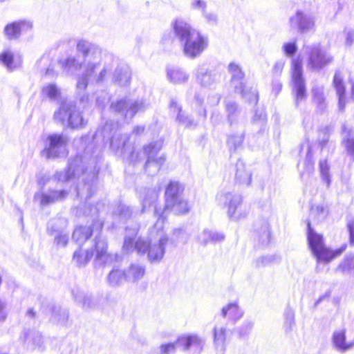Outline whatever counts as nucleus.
I'll list each match as a JSON object with an SVG mask.
<instances>
[{"label": "nucleus", "mask_w": 354, "mask_h": 354, "mask_svg": "<svg viewBox=\"0 0 354 354\" xmlns=\"http://www.w3.org/2000/svg\"><path fill=\"white\" fill-rule=\"evenodd\" d=\"M76 49L82 56L80 61L76 56L60 58L59 64L68 73L77 74V89L84 91L89 84L104 81L111 68L118 63V59L96 44L85 39H79Z\"/></svg>", "instance_id": "nucleus-1"}, {"label": "nucleus", "mask_w": 354, "mask_h": 354, "mask_svg": "<svg viewBox=\"0 0 354 354\" xmlns=\"http://www.w3.org/2000/svg\"><path fill=\"white\" fill-rule=\"evenodd\" d=\"M164 221L157 218V221L149 232V239L142 238L136 239L139 227L136 225L133 227H126L122 250L127 253L134 251L138 254H147V259L150 263H159L165 254L166 245L169 237L163 230Z\"/></svg>", "instance_id": "nucleus-2"}, {"label": "nucleus", "mask_w": 354, "mask_h": 354, "mask_svg": "<svg viewBox=\"0 0 354 354\" xmlns=\"http://www.w3.org/2000/svg\"><path fill=\"white\" fill-rule=\"evenodd\" d=\"M98 171L95 158L91 157L88 159L86 156H77L71 160L68 169L66 171L57 172L55 178L58 181L62 182L81 178L82 182L77 186V196L86 202L96 190V176Z\"/></svg>", "instance_id": "nucleus-3"}, {"label": "nucleus", "mask_w": 354, "mask_h": 354, "mask_svg": "<svg viewBox=\"0 0 354 354\" xmlns=\"http://www.w3.org/2000/svg\"><path fill=\"white\" fill-rule=\"evenodd\" d=\"M172 27L187 57L194 59L199 57L207 47V38L185 21L176 19Z\"/></svg>", "instance_id": "nucleus-4"}, {"label": "nucleus", "mask_w": 354, "mask_h": 354, "mask_svg": "<svg viewBox=\"0 0 354 354\" xmlns=\"http://www.w3.org/2000/svg\"><path fill=\"white\" fill-rule=\"evenodd\" d=\"M112 126V124L107 122L99 128L93 136V140L95 142L102 140L104 143L110 141V147L115 153L132 162L140 160V153L134 151V147L129 142L130 136L122 134L118 130L113 131Z\"/></svg>", "instance_id": "nucleus-5"}, {"label": "nucleus", "mask_w": 354, "mask_h": 354, "mask_svg": "<svg viewBox=\"0 0 354 354\" xmlns=\"http://www.w3.org/2000/svg\"><path fill=\"white\" fill-rule=\"evenodd\" d=\"M183 187L177 182H171L165 192L166 203L164 209L158 207L156 203L158 198L160 189L156 188L144 187L138 191V197L142 204V212H145L151 206L155 205L154 214L157 218L165 221V214L171 204L176 203L178 199L183 198L181 194Z\"/></svg>", "instance_id": "nucleus-6"}, {"label": "nucleus", "mask_w": 354, "mask_h": 354, "mask_svg": "<svg viewBox=\"0 0 354 354\" xmlns=\"http://www.w3.org/2000/svg\"><path fill=\"white\" fill-rule=\"evenodd\" d=\"M216 201L219 206L227 209V214L230 218L240 219L248 213L245 208L242 207L243 197L239 193L223 189L217 194Z\"/></svg>", "instance_id": "nucleus-7"}, {"label": "nucleus", "mask_w": 354, "mask_h": 354, "mask_svg": "<svg viewBox=\"0 0 354 354\" xmlns=\"http://www.w3.org/2000/svg\"><path fill=\"white\" fill-rule=\"evenodd\" d=\"M308 226V243L309 248L316 257L318 263H327L331 261L335 257L339 255L345 248L332 251L327 248L324 243L323 237L321 234L316 233L310 226V222L307 223Z\"/></svg>", "instance_id": "nucleus-8"}, {"label": "nucleus", "mask_w": 354, "mask_h": 354, "mask_svg": "<svg viewBox=\"0 0 354 354\" xmlns=\"http://www.w3.org/2000/svg\"><path fill=\"white\" fill-rule=\"evenodd\" d=\"M54 119L62 124H67L73 129L83 127L86 124L80 111L70 100L61 103L59 109L54 113Z\"/></svg>", "instance_id": "nucleus-9"}, {"label": "nucleus", "mask_w": 354, "mask_h": 354, "mask_svg": "<svg viewBox=\"0 0 354 354\" xmlns=\"http://www.w3.org/2000/svg\"><path fill=\"white\" fill-rule=\"evenodd\" d=\"M228 71L231 74V84L235 92L241 95L242 97L250 103L257 104L259 100L258 93L255 88L247 89L243 84L244 73L241 66L232 62L228 66Z\"/></svg>", "instance_id": "nucleus-10"}, {"label": "nucleus", "mask_w": 354, "mask_h": 354, "mask_svg": "<svg viewBox=\"0 0 354 354\" xmlns=\"http://www.w3.org/2000/svg\"><path fill=\"white\" fill-rule=\"evenodd\" d=\"M291 77L292 93L295 96V104L298 106L306 98V84L303 77V64L299 57L292 60Z\"/></svg>", "instance_id": "nucleus-11"}, {"label": "nucleus", "mask_w": 354, "mask_h": 354, "mask_svg": "<svg viewBox=\"0 0 354 354\" xmlns=\"http://www.w3.org/2000/svg\"><path fill=\"white\" fill-rule=\"evenodd\" d=\"M149 106L144 100H133L122 99L113 102L111 104V110L120 114L126 119H131L136 113L145 111Z\"/></svg>", "instance_id": "nucleus-12"}, {"label": "nucleus", "mask_w": 354, "mask_h": 354, "mask_svg": "<svg viewBox=\"0 0 354 354\" xmlns=\"http://www.w3.org/2000/svg\"><path fill=\"white\" fill-rule=\"evenodd\" d=\"M162 141L159 140L144 147L142 153L147 158L145 170L149 175L156 174L165 161V156H160L157 157L158 151L162 148Z\"/></svg>", "instance_id": "nucleus-13"}, {"label": "nucleus", "mask_w": 354, "mask_h": 354, "mask_svg": "<svg viewBox=\"0 0 354 354\" xmlns=\"http://www.w3.org/2000/svg\"><path fill=\"white\" fill-rule=\"evenodd\" d=\"M68 138L64 134L53 133L47 137L44 153L48 158L64 156L66 153Z\"/></svg>", "instance_id": "nucleus-14"}, {"label": "nucleus", "mask_w": 354, "mask_h": 354, "mask_svg": "<svg viewBox=\"0 0 354 354\" xmlns=\"http://www.w3.org/2000/svg\"><path fill=\"white\" fill-rule=\"evenodd\" d=\"M308 50V67L319 71L333 61V57L322 49L319 45L307 48Z\"/></svg>", "instance_id": "nucleus-15"}, {"label": "nucleus", "mask_w": 354, "mask_h": 354, "mask_svg": "<svg viewBox=\"0 0 354 354\" xmlns=\"http://www.w3.org/2000/svg\"><path fill=\"white\" fill-rule=\"evenodd\" d=\"M197 83L202 87L214 88L218 82L220 75L211 70L206 64L198 65L194 72Z\"/></svg>", "instance_id": "nucleus-16"}, {"label": "nucleus", "mask_w": 354, "mask_h": 354, "mask_svg": "<svg viewBox=\"0 0 354 354\" xmlns=\"http://www.w3.org/2000/svg\"><path fill=\"white\" fill-rule=\"evenodd\" d=\"M107 248L106 239L101 236H96L95 239V261L97 264L106 266L115 259L116 256L109 253Z\"/></svg>", "instance_id": "nucleus-17"}, {"label": "nucleus", "mask_w": 354, "mask_h": 354, "mask_svg": "<svg viewBox=\"0 0 354 354\" xmlns=\"http://www.w3.org/2000/svg\"><path fill=\"white\" fill-rule=\"evenodd\" d=\"M333 347L338 352L344 353L354 348V339H346V330L344 328L335 330L331 336Z\"/></svg>", "instance_id": "nucleus-18"}, {"label": "nucleus", "mask_w": 354, "mask_h": 354, "mask_svg": "<svg viewBox=\"0 0 354 354\" xmlns=\"http://www.w3.org/2000/svg\"><path fill=\"white\" fill-rule=\"evenodd\" d=\"M66 221L64 219H57L51 221L48 225L49 232H56L54 243L58 247H64L68 242L69 236L68 233L64 232L62 227L66 226Z\"/></svg>", "instance_id": "nucleus-19"}, {"label": "nucleus", "mask_w": 354, "mask_h": 354, "mask_svg": "<svg viewBox=\"0 0 354 354\" xmlns=\"http://www.w3.org/2000/svg\"><path fill=\"white\" fill-rule=\"evenodd\" d=\"M103 223L101 221H96L94 222L92 228L88 226L76 227L73 234V239L79 245H82L91 237L93 232H100Z\"/></svg>", "instance_id": "nucleus-20"}, {"label": "nucleus", "mask_w": 354, "mask_h": 354, "mask_svg": "<svg viewBox=\"0 0 354 354\" xmlns=\"http://www.w3.org/2000/svg\"><path fill=\"white\" fill-rule=\"evenodd\" d=\"M32 23L28 20H20L7 25L5 33L9 39H17L21 34L30 31Z\"/></svg>", "instance_id": "nucleus-21"}, {"label": "nucleus", "mask_w": 354, "mask_h": 354, "mask_svg": "<svg viewBox=\"0 0 354 354\" xmlns=\"http://www.w3.org/2000/svg\"><path fill=\"white\" fill-rule=\"evenodd\" d=\"M205 340L196 335H189L180 337L177 339V344L180 345L183 350L194 349L195 353H199L204 346Z\"/></svg>", "instance_id": "nucleus-22"}, {"label": "nucleus", "mask_w": 354, "mask_h": 354, "mask_svg": "<svg viewBox=\"0 0 354 354\" xmlns=\"http://www.w3.org/2000/svg\"><path fill=\"white\" fill-rule=\"evenodd\" d=\"M290 24L292 28H298L301 32L311 30L314 26L313 19L297 11L295 15L290 18Z\"/></svg>", "instance_id": "nucleus-23"}, {"label": "nucleus", "mask_w": 354, "mask_h": 354, "mask_svg": "<svg viewBox=\"0 0 354 354\" xmlns=\"http://www.w3.org/2000/svg\"><path fill=\"white\" fill-rule=\"evenodd\" d=\"M67 196L66 191L50 190L47 192H37L34 196L35 201H39L40 205L45 206L53 203L61 201Z\"/></svg>", "instance_id": "nucleus-24"}, {"label": "nucleus", "mask_w": 354, "mask_h": 354, "mask_svg": "<svg viewBox=\"0 0 354 354\" xmlns=\"http://www.w3.org/2000/svg\"><path fill=\"white\" fill-rule=\"evenodd\" d=\"M170 109L174 113H176V121L179 124L185 128H194L197 126V122L185 112L182 111V107L175 100H171L169 104Z\"/></svg>", "instance_id": "nucleus-25"}, {"label": "nucleus", "mask_w": 354, "mask_h": 354, "mask_svg": "<svg viewBox=\"0 0 354 354\" xmlns=\"http://www.w3.org/2000/svg\"><path fill=\"white\" fill-rule=\"evenodd\" d=\"M344 71L341 70L336 71L333 78V86L336 90L339 99V109L343 111L346 104L345 96V86L343 82Z\"/></svg>", "instance_id": "nucleus-26"}, {"label": "nucleus", "mask_w": 354, "mask_h": 354, "mask_svg": "<svg viewBox=\"0 0 354 354\" xmlns=\"http://www.w3.org/2000/svg\"><path fill=\"white\" fill-rule=\"evenodd\" d=\"M167 77L172 84H181L188 82L189 74L180 67L169 66L167 68Z\"/></svg>", "instance_id": "nucleus-27"}, {"label": "nucleus", "mask_w": 354, "mask_h": 354, "mask_svg": "<svg viewBox=\"0 0 354 354\" xmlns=\"http://www.w3.org/2000/svg\"><path fill=\"white\" fill-rule=\"evenodd\" d=\"M235 180L244 186H249L252 181V171L241 160L236 164Z\"/></svg>", "instance_id": "nucleus-28"}, {"label": "nucleus", "mask_w": 354, "mask_h": 354, "mask_svg": "<svg viewBox=\"0 0 354 354\" xmlns=\"http://www.w3.org/2000/svg\"><path fill=\"white\" fill-rule=\"evenodd\" d=\"M131 73L129 66L121 65L117 66L114 73L113 80L115 84L120 86H127L129 84Z\"/></svg>", "instance_id": "nucleus-29"}, {"label": "nucleus", "mask_w": 354, "mask_h": 354, "mask_svg": "<svg viewBox=\"0 0 354 354\" xmlns=\"http://www.w3.org/2000/svg\"><path fill=\"white\" fill-rule=\"evenodd\" d=\"M0 62L10 71L20 68L22 64L21 57L20 56H15L10 50H6L0 54Z\"/></svg>", "instance_id": "nucleus-30"}, {"label": "nucleus", "mask_w": 354, "mask_h": 354, "mask_svg": "<svg viewBox=\"0 0 354 354\" xmlns=\"http://www.w3.org/2000/svg\"><path fill=\"white\" fill-rule=\"evenodd\" d=\"M342 144L344 145L346 151L354 160V133L346 124L342 126Z\"/></svg>", "instance_id": "nucleus-31"}, {"label": "nucleus", "mask_w": 354, "mask_h": 354, "mask_svg": "<svg viewBox=\"0 0 354 354\" xmlns=\"http://www.w3.org/2000/svg\"><path fill=\"white\" fill-rule=\"evenodd\" d=\"M223 234L214 230L205 229L198 236V241L202 245H207L209 243H218L224 240Z\"/></svg>", "instance_id": "nucleus-32"}, {"label": "nucleus", "mask_w": 354, "mask_h": 354, "mask_svg": "<svg viewBox=\"0 0 354 354\" xmlns=\"http://www.w3.org/2000/svg\"><path fill=\"white\" fill-rule=\"evenodd\" d=\"M223 317H227L234 322L240 319L243 315V311L239 308L236 302L227 304L222 308Z\"/></svg>", "instance_id": "nucleus-33"}, {"label": "nucleus", "mask_w": 354, "mask_h": 354, "mask_svg": "<svg viewBox=\"0 0 354 354\" xmlns=\"http://www.w3.org/2000/svg\"><path fill=\"white\" fill-rule=\"evenodd\" d=\"M225 111L227 115L228 122L232 128L238 124L240 109L237 104L233 101L225 102Z\"/></svg>", "instance_id": "nucleus-34"}, {"label": "nucleus", "mask_w": 354, "mask_h": 354, "mask_svg": "<svg viewBox=\"0 0 354 354\" xmlns=\"http://www.w3.org/2000/svg\"><path fill=\"white\" fill-rule=\"evenodd\" d=\"M213 334L215 346L217 348H221V350H224L227 338L226 328L222 325H216L213 329Z\"/></svg>", "instance_id": "nucleus-35"}, {"label": "nucleus", "mask_w": 354, "mask_h": 354, "mask_svg": "<svg viewBox=\"0 0 354 354\" xmlns=\"http://www.w3.org/2000/svg\"><path fill=\"white\" fill-rule=\"evenodd\" d=\"M145 274V268L140 265L133 263L126 271L127 281L136 282L141 279Z\"/></svg>", "instance_id": "nucleus-36"}, {"label": "nucleus", "mask_w": 354, "mask_h": 354, "mask_svg": "<svg viewBox=\"0 0 354 354\" xmlns=\"http://www.w3.org/2000/svg\"><path fill=\"white\" fill-rule=\"evenodd\" d=\"M93 254V251L83 250L82 248H79L74 252L73 261L79 267L84 266L91 259Z\"/></svg>", "instance_id": "nucleus-37"}, {"label": "nucleus", "mask_w": 354, "mask_h": 354, "mask_svg": "<svg viewBox=\"0 0 354 354\" xmlns=\"http://www.w3.org/2000/svg\"><path fill=\"white\" fill-rule=\"evenodd\" d=\"M132 215V210L129 207L121 203L115 205L113 209V216L120 221H124Z\"/></svg>", "instance_id": "nucleus-38"}, {"label": "nucleus", "mask_w": 354, "mask_h": 354, "mask_svg": "<svg viewBox=\"0 0 354 354\" xmlns=\"http://www.w3.org/2000/svg\"><path fill=\"white\" fill-rule=\"evenodd\" d=\"M127 281L126 272L113 269L108 276V283L111 286H118Z\"/></svg>", "instance_id": "nucleus-39"}, {"label": "nucleus", "mask_w": 354, "mask_h": 354, "mask_svg": "<svg viewBox=\"0 0 354 354\" xmlns=\"http://www.w3.org/2000/svg\"><path fill=\"white\" fill-rule=\"evenodd\" d=\"M51 321L54 324L65 325L68 319V313L65 309L59 307H55L53 309Z\"/></svg>", "instance_id": "nucleus-40"}, {"label": "nucleus", "mask_w": 354, "mask_h": 354, "mask_svg": "<svg viewBox=\"0 0 354 354\" xmlns=\"http://www.w3.org/2000/svg\"><path fill=\"white\" fill-rule=\"evenodd\" d=\"M283 329L286 334H290L295 326V312L288 308L284 311Z\"/></svg>", "instance_id": "nucleus-41"}, {"label": "nucleus", "mask_w": 354, "mask_h": 354, "mask_svg": "<svg viewBox=\"0 0 354 354\" xmlns=\"http://www.w3.org/2000/svg\"><path fill=\"white\" fill-rule=\"evenodd\" d=\"M168 211L173 212L176 214H186L189 211V205L186 200L183 198H180L176 203L169 205Z\"/></svg>", "instance_id": "nucleus-42"}, {"label": "nucleus", "mask_w": 354, "mask_h": 354, "mask_svg": "<svg viewBox=\"0 0 354 354\" xmlns=\"http://www.w3.org/2000/svg\"><path fill=\"white\" fill-rule=\"evenodd\" d=\"M60 94V89L55 84H48L43 86L41 89V95L50 100H56Z\"/></svg>", "instance_id": "nucleus-43"}, {"label": "nucleus", "mask_w": 354, "mask_h": 354, "mask_svg": "<svg viewBox=\"0 0 354 354\" xmlns=\"http://www.w3.org/2000/svg\"><path fill=\"white\" fill-rule=\"evenodd\" d=\"M243 139L244 132L243 130L237 134L230 135L227 142L230 151H236L239 149L241 146Z\"/></svg>", "instance_id": "nucleus-44"}, {"label": "nucleus", "mask_w": 354, "mask_h": 354, "mask_svg": "<svg viewBox=\"0 0 354 354\" xmlns=\"http://www.w3.org/2000/svg\"><path fill=\"white\" fill-rule=\"evenodd\" d=\"M328 214V210L323 205H313L310 210V215L317 218V221L324 219Z\"/></svg>", "instance_id": "nucleus-45"}, {"label": "nucleus", "mask_w": 354, "mask_h": 354, "mask_svg": "<svg viewBox=\"0 0 354 354\" xmlns=\"http://www.w3.org/2000/svg\"><path fill=\"white\" fill-rule=\"evenodd\" d=\"M77 301L82 304V308L84 309H90L94 306V303L91 297L83 292H79L75 295Z\"/></svg>", "instance_id": "nucleus-46"}, {"label": "nucleus", "mask_w": 354, "mask_h": 354, "mask_svg": "<svg viewBox=\"0 0 354 354\" xmlns=\"http://www.w3.org/2000/svg\"><path fill=\"white\" fill-rule=\"evenodd\" d=\"M342 272H354V257L348 255L338 268Z\"/></svg>", "instance_id": "nucleus-47"}, {"label": "nucleus", "mask_w": 354, "mask_h": 354, "mask_svg": "<svg viewBox=\"0 0 354 354\" xmlns=\"http://www.w3.org/2000/svg\"><path fill=\"white\" fill-rule=\"evenodd\" d=\"M313 95V100L315 103L317 104L320 109L324 107L325 98L323 93L322 88H313L312 90Z\"/></svg>", "instance_id": "nucleus-48"}, {"label": "nucleus", "mask_w": 354, "mask_h": 354, "mask_svg": "<svg viewBox=\"0 0 354 354\" xmlns=\"http://www.w3.org/2000/svg\"><path fill=\"white\" fill-rule=\"evenodd\" d=\"M253 326L254 323L252 321H245L237 330L239 337H245L248 336L250 333Z\"/></svg>", "instance_id": "nucleus-49"}, {"label": "nucleus", "mask_w": 354, "mask_h": 354, "mask_svg": "<svg viewBox=\"0 0 354 354\" xmlns=\"http://www.w3.org/2000/svg\"><path fill=\"white\" fill-rule=\"evenodd\" d=\"M304 148H306L307 150L305 164L306 165L307 169L310 171L313 168V162H312L313 156L311 153L310 145L308 142L302 144L301 150H303Z\"/></svg>", "instance_id": "nucleus-50"}, {"label": "nucleus", "mask_w": 354, "mask_h": 354, "mask_svg": "<svg viewBox=\"0 0 354 354\" xmlns=\"http://www.w3.org/2000/svg\"><path fill=\"white\" fill-rule=\"evenodd\" d=\"M319 169L321 175L324 181L327 183L328 185L330 183V176H329V167L327 164L326 160H320L319 162Z\"/></svg>", "instance_id": "nucleus-51"}, {"label": "nucleus", "mask_w": 354, "mask_h": 354, "mask_svg": "<svg viewBox=\"0 0 354 354\" xmlns=\"http://www.w3.org/2000/svg\"><path fill=\"white\" fill-rule=\"evenodd\" d=\"M207 2L205 0H192L191 8L193 10H198L202 14H205L207 9Z\"/></svg>", "instance_id": "nucleus-52"}, {"label": "nucleus", "mask_w": 354, "mask_h": 354, "mask_svg": "<svg viewBox=\"0 0 354 354\" xmlns=\"http://www.w3.org/2000/svg\"><path fill=\"white\" fill-rule=\"evenodd\" d=\"M282 48H283L284 53L287 56H292V55H293L296 53V51L297 50V46L295 42H287V43H285L283 45Z\"/></svg>", "instance_id": "nucleus-53"}, {"label": "nucleus", "mask_w": 354, "mask_h": 354, "mask_svg": "<svg viewBox=\"0 0 354 354\" xmlns=\"http://www.w3.org/2000/svg\"><path fill=\"white\" fill-rule=\"evenodd\" d=\"M181 348V346L177 344V341L174 343H169L162 344L160 346L161 353L163 354H170L175 351L176 348Z\"/></svg>", "instance_id": "nucleus-54"}, {"label": "nucleus", "mask_w": 354, "mask_h": 354, "mask_svg": "<svg viewBox=\"0 0 354 354\" xmlns=\"http://www.w3.org/2000/svg\"><path fill=\"white\" fill-rule=\"evenodd\" d=\"M345 36V44L346 46H351L354 42V30L351 28H346L344 30Z\"/></svg>", "instance_id": "nucleus-55"}, {"label": "nucleus", "mask_w": 354, "mask_h": 354, "mask_svg": "<svg viewBox=\"0 0 354 354\" xmlns=\"http://www.w3.org/2000/svg\"><path fill=\"white\" fill-rule=\"evenodd\" d=\"M274 260V257L271 255L261 257L257 259L256 266L257 267H263L272 263Z\"/></svg>", "instance_id": "nucleus-56"}, {"label": "nucleus", "mask_w": 354, "mask_h": 354, "mask_svg": "<svg viewBox=\"0 0 354 354\" xmlns=\"http://www.w3.org/2000/svg\"><path fill=\"white\" fill-rule=\"evenodd\" d=\"M347 228L349 232L351 244L354 245V219L348 221Z\"/></svg>", "instance_id": "nucleus-57"}, {"label": "nucleus", "mask_w": 354, "mask_h": 354, "mask_svg": "<svg viewBox=\"0 0 354 354\" xmlns=\"http://www.w3.org/2000/svg\"><path fill=\"white\" fill-rule=\"evenodd\" d=\"M220 99L221 97L218 95L214 94L209 95L207 97V104L212 106H216L218 104Z\"/></svg>", "instance_id": "nucleus-58"}, {"label": "nucleus", "mask_w": 354, "mask_h": 354, "mask_svg": "<svg viewBox=\"0 0 354 354\" xmlns=\"http://www.w3.org/2000/svg\"><path fill=\"white\" fill-rule=\"evenodd\" d=\"M194 101L196 106H203L204 103V95L201 93H196L194 95Z\"/></svg>", "instance_id": "nucleus-59"}, {"label": "nucleus", "mask_w": 354, "mask_h": 354, "mask_svg": "<svg viewBox=\"0 0 354 354\" xmlns=\"http://www.w3.org/2000/svg\"><path fill=\"white\" fill-rule=\"evenodd\" d=\"M203 15L205 17L207 21L210 24H216L217 21V16L216 14L213 12H205V14H203Z\"/></svg>", "instance_id": "nucleus-60"}, {"label": "nucleus", "mask_w": 354, "mask_h": 354, "mask_svg": "<svg viewBox=\"0 0 354 354\" xmlns=\"http://www.w3.org/2000/svg\"><path fill=\"white\" fill-rule=\"evenodd\" d=\"M254 121H259L261 123L263 124L266 120V115L265 114L263 111H261L259 113L258 111L256 112L254 116Z\"/></svg>", "instance_id": "nucleus-61"}, {"label": "nucleus", "mask_w": 354, "mask_h": 354, "mask_svg": "<svg viewBox=\"0 0 354 354\" xmlns=\"http://www.w3.org/2000/svg\"><path fill=\"white\" fill-rule=\"evenodd\" d=\"M270 233L268 227L266 226L263 230V234L261 236L262 239V244H266L270 241Z\"/></svg>", "instance_id": "nucleus-62"}, {"label": "nucleus", "mask_w": 354, "mask_h": 354, "mask_svg": "<svg viewBox=\"0 0 354 354\" xmlns=\"http://www.w3.org/2000/svg\"><path fill=\"white\" fill-rule=\"evenodd\" d=\"M285 65V62L283 60L278 61L275 63L273 70L276 73H281Z\"/></svg>", "instance_id": "nucleus-63"}, {"label": "nucleus", "mask_w": 354, "mask_h": 354, "mask_svg": "<svg viewBox=\"0 0 354 354\" xmlns=\"http://www.w3.org/2000/svg\"><path fill=\"white\" fill-rule=\"evenodd\" d=\"M323 133V138L319 140V144L322 147H324L328 143L329 140V134L328 130L324 131Z\"/></svg>", "instance_id": "nucleus-64"}]
</instances>
